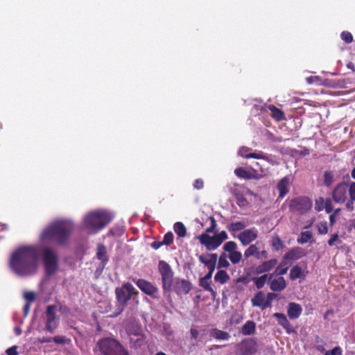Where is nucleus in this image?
<instances>
[{
    "mask_svg": "<svg viewBox=\"0 0 355 355\" xmlns=\"http://www.w3.org/2000/svg\"><path fill=\"white\" fill-rule=\"evenodd\" d=\"M135 283L145 294L150 296L153 298L157 297V294L158 293V288L151 282L144 279H138L135 281Z\"/></svg>",
    "mask_w": 355,
    "mask_h": 355,
    "instance_id": "12",
    "label": "nucleus"
},
{
    "mask_svg": "<svg viewBox=\"0 0 355 355\" xmlns=\"http://www.w3.org/2000/svg\"><path fill=\"white\" fill-rule=\"evenodd\" d=\"M305 256L304 250L300 247H295L288 251L284 255V260H297Z\"/></svg>",
    "mask_w": 355,
    "mask_h": 355,
    "instance_id": "20",
    "label": "nucleus"
},
{
    "mask_svg": "<svg viewBox=\"0 0 355 355\" xmlns=\"http://www.w3.org/2000/svg\"><path fill=\"white\" fill-rule=\"evenodd\" d=\"M172 288L178 295H186L191 291V284L187 280L178 279Z\"/></svg>",
    "mask_w": 355,
    "mask_h": 355,
    "instance_id": "15",
    "label": "nucleus"
},
{
    "mask_svg": "<svg viewBox=\"0 0 355 355\" xmlns=\"http://www.w3.org/2000/svg\"><path fill=\"white\" fill-rule=\"evenodd\" d=\"M218 256L216 254L207 253L205 255H200L198 260L200 263H203L205 266L210 267L216 266L217 262Z\"/></svg>",
    "mask_w": 355,
    "mask_h": 355,
    "instance_id": "24",
    "label": "nucleus"
},
{
    "mask_svg": "<svg viewBox=\"0 0 355 355\" xmlns=\"http://www.w3.org/2000/svg\"><path fill=\"white\" fill-rule=\"evenodd\" d=\"M245 224L241 221L234 222L229 224L227 229L230 232H238L245 229Z\"/></svg>",
    "mask_w": 355,
    "mask_h": 355,
    "instance_id": "35",
    "label": "nucleus"
},
{
    "mask_svg": "<svg viewBox=\"0 0 355 355\" xmlns=\"http://www.w3.org/2000/svg\"><path fill=\"white\" fill-rule=\"evenodd\" d=\"M215 235L217 238V240H218L220 245L223 243V242L224 241H225L228 238L227 234L226 233L225 231H221L220 232H219L218 234H215Z\"/></svg>",
    "mask_w": 355,
    "mask_h": 355,
    "instance_id": "50",
    "label": "nucleus"
},
{
    "mask_svg": "<svg viewBox=\"0 0 355 355\" xmlns=\"http://www.w3.org/2000/svg\"><path fill=\"white\" fill-rule=\"evenodd\" d=\"M317 228L320 234H326L328 232L327 223L326 221L318 223Z\"/></svg>",
    "mask_w": 355,
    "mask_h": 355,
    "instance_id": "46",
    "label": "nucleus"
},
{
    "mask_svg": "<svg viewBox=\"0 0 355 355\" xmlns=\"http://www.w3.org/2000/svg\"><path fill=\"white\" fill-rule=\"evenodd\" d=\"M312 238V233L309 231L302 232L300 237L297 239L299 243H306Z\"/></svg>",
    "mask_w": 355,
    "mask_h": 355,
    "instance_id": "41",
    "label": "nucleus"
},
{
    "mask_svg": "<svg viewBox=\"0 0 355 355\" xmlns=\"http://www.w3.org/2000/svg\"><path fill=\"white\" fill-rule=\"evenodd\" d=\"M117 301L120 304L119 311L114 316L120 314L124 309L128 302L132 296H137L139 292L129 282L124 284L121 288H117L115 291Z\"/></svg>",
    "mask_w": 355,
    "mask_h": 355,
    "instance_id": "7",
    "label": "nucleus"
},
{
    "mask_svg": "<svg viewBox=\"0 0 355 355\" xmlns=\"http://www.w3.org/2000/svg\"><path fill=\"white\" fill-rule=\"evenodd\" d=\"M302 273V268L298 266H295L293 267L290 271V279L291 280H295L301 277Z\"/></svg>",
    "mask_w": 355,
    "mask_h": 355,
    "instance_id": "38",
    "label": "nucleus"
},
{
    "mask_svg": "<svg viewBox=\"0 0 355 355\" xmlns=\"http://www.w3.org/2000/svg\"><path fill=\"white\" fill-rule=\"evenodd\" d=\"M276 297V294L273 293H268L267 295V299H265L263 305L264 309L271 306L272 301Z\"/></svg>",
    "mask_w": 355,
    "mask_h": 355,
    "instance_id": "49",
    "label": "nucleus"
},
{
    "mask_svg": "<svg viewBox=\"0 0 355 355\" xmlns=\"http://www.w3.org/2000/svg\"><path fill=\"white\" fill-rule=\"evenodd\" d=\"M242 258V254L239 251H234L229 254V259L233 264H236L240 262Z\"/></svg>",
    "mask_w": 355,
    "mask_h": 355,
    "instance_id": "40",
    "label": "nucleus"
},
{
    "mask_svg": "<svg viewBox=\"0 0 355 355\" xmlns=\"http://www.w3.org/2000/svg\"><path fill=\"white\" fill-rule=\"evenodd\" d=\"M72 232V227L65 222H58L45 228L40 236L42 241H53L58 245H63Z\"/></svg>",
    "mask_w": 355,
    "mask_h": 355,
    "instance_id": "2",
    "label": "nucleus"
},
{
    "mask_svg": "<svg viewBox=\"0 0 355 355\" xmlns=\"http://www.w3.org/2000/svg\"><path fill=\"white\" fill-rule=\"evenodd\" d=\"M352 192V196L354 200H355V182H353L350 184V190Z\"/></svg>",
    "mask_w": 355,
    "mask_h": 355,
    "instance_id": "63",
    "label": "nucleus"
},
{
    "mask_svg": "<svg viewBox=\"0 0 355 355\" xmlns=\"http://www.w3.org/2000/svg\"><path fill=\"white\" fill-rule=\"evenodd\" d=\"M324 209L327 214H330L334 211V207L330 198L326 199L324 202Z\"/></svg>",
    "mask_w": 355,
    "mask_h": 355,
    "instance_id": "53",
    "label": "nucleus"
},
{
    "mask_svg": "<svg viewBox=\"0 0 355 355\" xmlns=\"http://www.w3.org/2000/svg\"><path fill=\"white\" fill-rule=\"evenodd\" d=\"M193 187L196 189H198V190H200V189H202L203 187H204V182L202 179L199 178V179H196L193 184Z\"/></svg>",
    "mask_w": 355,
    "mask_h": 355,
    "instance_id": "56",
    "label": "nucleus"
},
{
    "mask_svg": "<svg viewBox=\"0 0 355 355\" xmlns=\"http://www.w3.org/2000/svg\"><path fill=\"white\" fill-rule=\"evenodd\" d=\"M272 278L273 277H271V274H270L268 278V284L270 286V288L272 291L280 292L286 288V282L283 277H279L275 279Z\"/></svg>",
    "mask_w": 355,
    "mask_h": 355,
    "instance_id": "17",
    "label": "nucleus"
},
{
    "mask_svg": "<svg viewBox=\"0 0 355 355\" xmlns=\"http://www.w3.org/2000/svg\"><path fill=\"white\" fill-rule=\"evenodd\" d=\"M277 264L278 260L277 259H271L270 260L265 261L256 268V272L257 274L269 272L272 269L275 268Z\"/></svg>",
    "mask_w": 355,
    "mask_h": 355,
    "instance_id": "21",
    "label": "nucleus"
},
{
    "mask_svg": "<svg viewBox=\"0 0 355 355\" xmlns=\"http://www.w3.org/2000/svg\"><path fill=\"white\" fill-rule=\"evenodd\" d=\"M55 305H49L46 310V322L45 328L47 331L53 333L58 326V320L56 318Z\"/></svg>",
    "mask_w": 355,
    "mask_h": 355,
    "instance_id": "11",
    "label": "nucleus"
},
{
    "mask_svg": "<svg viewBox=\"0 0 355 355\" xmlns=\"http://www.w3.org/2000/svg\"><path fill=\"white\" fill-rule=\"evenodd\" d=\"M253 306L261 307V309H264L263 305L265 302V295L262 291H259L256 293L254 297L251 300Z\"/></svg>",
    "mask_w": 355,
    "mask_h": 355,
    "instance_id": "28",
    "label": "nucleus"
},
{
    "mask_svg": "<svg viewBox=\"0 0 355 355\" xmlns=\"http://www.w3.org/2000/svg\"><path fill=\"white\" fill-rule=\"evenodd\" d=\"M234 173L237 177L245 180H250L252 178V173L250 171H247L243 167L236 168L234 170Z\"/></svg>",
    "mask_w": 355,
    "mask_h": 355,
    "instance_id": "34",
    "label": "nucleus"
},
{
    "mask_svg": "<svg viewBox=\"0 0 355 355\" xmlns=\"http://www.w3.org/2000/svg\"><path fill=\"white\" fill-rule=\"evenodd\" d=\"M340 37L347 44H350L353 42V36L350 32L343 31L340 34Z\"/></svg>",
    "mask_w": 355,
    "mask_h": 355,
    "instance_id": "47",
    "label": "nucleus"
},
{
    "mask_svg": "<svg viewBox=\"0 0 355 355\" xmlns=\"http://www.w3.org/2000/svg\"><path fill=\"white\" fill-rule=\"evenodd\" d=\"M268 275L264 274L260 277L253 278V282L258 289L262 288L268 279Z\"/></svg>",
    "mask_w": 355,
    "mask_h": 355,
    "instance_id": "37",
    "label": "nucleus"
},
{
    "mask_svg": "<svg viewBox=\"0 0 355 355\" xmlns=\"http://www.w3.org/2000/svg\"><path fill=\"white\" fill-rule=\"evenodd\" d=\"M271 245L276 251H279L284 248V243L278 236L272 237L271 240Z\"/></svg>",
    "mask_w": 355,
    "mask_h": 355,
    "instance_id": "39",
    "label": "nucleus"
},
{
    "mask_svg": "<svg viewBox=\"0 0 355 355\" xmlns=\"http://www.w3.org/2000/svg\"><path fill=\"white\" fill-rule=\"evenodd\" d=\"M126 331L129 337L144 334L141 325L135 322H130L126 325Z\"/></svg>",
    "mask_w": 355,
    "mask_h": 355,
    "instance_id": "23",
    "label": "nucleus"
},
{
    "mask_svg": "<svg viewBox=\"0 0 355 355\" xmlns=\"http://www.w3.org/2000/svg\"><path fill=\"white\" fill-rule=\"evenodd\" d=\"M258 236V231L254 227L245 230L238 235V239L244 246L255 241Z\"/></svg>",
    "mask_w": 355,
    "mask_h": 355,
    "instance_id": "14",
    "label": "nucleus"
},
{
    "mask_svg": "<svg viewBox=\"0 0 355 355\" xmlns=\"http://www.w3.org/2000/svg\"><path fill=\"white\" fill-rule=\"evenodd\" d=\"M311 198L306 196H299L291 199L289 202V209L292 213L302 215L308 212L312 207Z\"/></svg>",
    "mask_w": 355,
    "mask_h": 355,
    "instance_id": "9",
    "label": "nucleus"
},
{
    "mask_svg": "<svg viewBox=\"0 0 355 355\" xmlns=\"http://www.w3.org/2000/svg\"><path fill=\"white\" fill-rule=\"evenodd\" d=\"M273 317L277 319L278 324L282 326L286 333L291 334L295 332L293 326L291 324L286 316L284 313H275L273 314Z\"/></svg>",
    "mask_w": 355,
    "mask_h": 355,
    "instance_id": "18",
    "label": "nucleus"
},
{
    "mask_svg": "<svg viewBox=\"0 0 355 355\" xmlns=\"http://www.w3.org/2000/svg\"><path fill=\"white\" fill-rule=\"evenodd\" d=\"M349 198L350 199L347 201H346V208L352 211L354 210V202H355V200L353 199L352 196V192L349 191Z\"/></svg>",
    "mask_w": 355,
    "mask_h": 355,
    "instance_id": "54",
    "label": "nucleus"
},
{
    "mask_svg": "<svg viewBox=\"0 0 355 355\" xmlns=\"http://www.w3.org/2000/svg\"><path fill=\"white\" fill-rule=\"evenodd\" d=\"M336 241H338L339 243H341V241L338 240V233L331 235V238L328 241V245L329 246H333Z\"/></svg>",
    "mask_w": 355,
    "mask_h": 355,
    "instance_id": "55",
    "label": "nucleus"
},
{
    "mask_svg": "<svg viewBox=\"0 0 355 355\" xmlns=\"http://www.w3.org/2000/svg\"><path fill=\"white\" fill-rule=\"evenodd\" d=\"M96 257L99 260L102 261V269H103L108 261V259L107 257L106 248L103 244H100L98 245Z\"/></svg>",
    "mask_w": 355,
    "mask_h": 355,
    "instance_id": "25",
    "label": "nucleus"
},
{
    "mask_svg": "<svg viewBox=\"0 0 355 355\" xmlns=\"http://www.w3.org/2000/svg\"><path fill=\"white\" fill-rule=\"evenodd\" d=\"M129 338V344L131 349L138 350L146 345V337L144 334H140Z\"/></svg>",
    "mask_w": 355,
    "mask_h": 355,
    "instance_id": "19",
    "label": "nucleus"
},
{
    "mask_svg": "<svg viewBox=\"0 0 355 355\" xmlns=\"http://www.w3.org/2000/svg\"><path fill=\"white\" fill-rule=\"evenodd\" d=\"M112 220L110 215L105 211H94L87 214L83 219L85 228L98 232L105 227Z\"/></svg>",
    "mask_w": 355,
    "mask_h": 355,
    "instance_id": "3",
    "label": "nucleus"
},
{
    "mask_svg": "<svg viewBox=\"0 0 355 355\" xmlns=\"http://www.w3.org/2000/svg\"><path fill=\"white\" fill-rule=\"evenodd\" d=\"M210 336L217 340H228L230 337V334L227 331H224L216 328L211 330Z\"/></svg>",
    "mask_w": 355,
    "mask_h": 355,
    "instance_id": "30",
    "label": "nucleus"
},
{
    "mask_svg": "<svg viewBox=\"0 0 355 355\" xmlns=\"http://www.w3.org/2000/svg\"><path fill=\"white\" fill-rule=\"evenodd\" d=\"M269 110L271 112L272 116L277 120V121H280L284 119V113L282 110L277 108L273 105L269 106Z\"/></svg>",
    "mask_w": 355,
    "mask_h": 355,
    "instance_id": "32",
    "label": "nucleus"
},
{
    "mask_svg": "<svg viewBox=\"0 0 355 355\" xmlns=\"http://www.w3.org/2000/svg\"><path fill=\"white\" fill-rule=\"evenodd\" d=\"M302 309L299 304L290 302L288 306L287 314L290 319H297L302 314Z\"/></svg>",
    "mask_w": 355,
    "mask_h": 355,
    "instance_id": "22",
    "label": "nucleus"
},
{
    "mask_svg": "<svg viewBox=\"0 0 355 355\" xmlns=\"http://www.w3.org/2000/svg\"><path fill=\"white\" fill-rule=\"evenodd\" d=\"M100 352L103 355H130L121 343L112 338H104L98 342Z\"/></svg>",
    "mask_w": 355,
    "mask_h": 355,
    "instance_id": "4",
    "label": "nucleus"
},
{
    "mask_svg": "<svg viewBox=\"0 0 355 355\" xmlns=\"http://www.w3.org/2000/svg\"><path fill=\"white\" fill-rule=\"evenodd\" d=\"M158 270L162 277V289L169 292L172 290L174 272L171 266L165 261L161 260L158 263Z\"/></svg>",
    "mask_w": 355,
    "mask_h": 355,
    "instance_id": "8",
    "label": "nucleus"
},
{
    "mask_svg": "<svg viewBox=\"0 0 355 355\" xmlns=\"http://www.w3.org/2000/svg\"><path fill=\"white\" fill-rule=\"evenodd\" d=\"M24 298L27 301V303L31 304V302L35 301V300L36 298V295L33 291H28V292L25 293Z\"/></svg>",
    "mask_w": 355,
    "mask_h": 355,
    "instance_id": "52",
    "label": "nucleus"
},
{
    "mask_svg": "<svg viewBox=\"0 0 355 355\" xmlns=\"http://www.w3.org/2000/svg\"><path fill=\"white\" fill-rule=\"evenodd\" d=\"M37 251L34 247H22L14 252L10 259V267L20 276L34 274L37 270Z\"/></svg>",
    "mask_w": 355,
    "mask_h": 355,
    "instance_id": "1",
    "label": "nucleus"
},
{
    "mask_svg": "<svg viewBox=\"0 0 355 355\" xmlns=\"http://www.w3.org/2000/svg\"><path fill=\"white\" fill-rule=\"evenodd\" d=\"M350 184L342 182L338 184L332 191V199L338 204L345 203L347 200L348 195L349 196Z\"/></svg>",
    "mask_w": 355,
    "mask_h": 355,
    "instance_id": "10",
    "label": "nucleus"
},
{
    "mask_svg": "<svg viewBox=\"0 0 355 355\" xmlns=\"http://www.w3.org/2000/svg\"><path fill=\"white\" fill-rule=\"evenodd\" d=\"M241 156L246 159H250V158L263 159L265 157L263 155V153H249L247 155H241Z\"/></svg>",
    "mask_w": 355,
    "mask_h": 355,
    "instance_id": "51",
    "label": "nucleus"
},
{
    "mask_svg": "<svg viewBox=\"0 0 355 355\" xmlns=\"http://www.w3.org/2000/svg\"><path fill=\"white\" fill-rule=\"evenodd\" d=\"M42 257L44 267L45 275L50 277L58 270V256L51 248L46 247L42 249Z\"/></svg>",
    "mask_w": 355,
    "mask_h": 355,
    "instance_id": "6",
    "label": "nucleus"
},
{
    "mask_svg": "<svg viewBox=\"0 0 355 355\" xmlns=\"http://www.w3.org/2000/svg\"><path fill=\"white\" fill-rule=\"evenodd\" d=\"M208 219L210 220V226L205 230L204 233L197 236L196 239L207 250L212 251L217 249L220 244L215 234L213 236L209 235L216 230L217 226L216 221L212 216H209Z\"/></svg>",
    "mask_w": 355,
    "mask_h": 355,
    "instance_id": "5",
    "label": "nucleus"
},
{
    "mask_svg": "<svg viewBox=\"0 0 355 355\" xmlns=\"http://www.w3.org/2000/svg\"><path fill=\"white\" fill-rule=\"evenodd\" d=\"M275 268V271L271 273V277H277L285 275L288 270V263L286 261H283Z\"/></svg>",
    "mask_w": 355,
    "mask_h": 355,
    "instance_id": "29",
    "label": "nucleus"
},
{
    "mask_svg": "<svg viewBox=\"0 0 355 355\" xmlns=\"http://www.w3.org/2000/svg\"><path fill=\"white\" fill-rule=\"evenodd\" d=\"M53 341L56 344L65 345L71 343V339L64 336H56L53 338Z\"/></svg>",
    "mask_w": 355,
    "mask_h": 355,
    "instance_id": "45",
    "label": "nucleus"
},
{
    "mask_svg": "<svg viewBox=\"0 0 355 355\" xmlns=\"http://www.w3.org/2000/svg\"><path fill=\"white\" fill-rule=\"evenodd\" d=\"M230 263L227 259V256L225 253H222L218 258V268H228Z\"/></svg>",
    "mask_w": 355,
    "mask_h": 355,
    "instance_id": "43",
    "label": "nucleus"
},
{
    "mask_svg": "<svg viewBox=\"0 0 355 355\" xmlns=\"http://www.w3.org/2000/svg\"><path fill=\"white\" fill-rule=\"evenodd\" d=\"M259 244L260 242L257 241L255 244L250 245L244 252L245 257L249 258L250 257H254L256 259H259Z\"/></svg>",
    "mask_w": 355,
    "mask_h": 355,
    "instance_id": "26",
    "label": "nucleus"
},
{
    "mask_svg": "<svg viewBox=\"0 0 355 355\" xmlns=\"http://www.w3.org/2000/svg\"><path fill=\"white\" fill-rule=\"evenodd\" d=\"M239 347L241 355H252L257 351V343L254 339L248 338L242 340Z\"/></svg>",
    "mask_w": 355,
    "mask_h": 355,
    "instance_id": "13",
    "label": "nucleus"
},
{
    "mask_svg": "<svg viewBox=\"0 0 355 355\" xmlns=\"http://www.w3.org/2000/svg\"><path fill=\"white\" fill-rule=\"evenodd\" d=\"M230 278V275L223 270H218L214 276L215 282H219L221 284H226L229 281Z\"/></svg>",
    "mask_w": 355,
    "mask_h": 355,
    "instance_id": "31",
    "label": "nucleus"
},
{
    "mask_svg": "<svg viewBox=\"0 0 355 355\" xmlns=\"http://www.w3.org/2000/svg\"><path fill=\"white\" fill-rule=\"evenodd\" d=\"M17 346H12L11 347H9L6 350L7 355H18V352L17 351Z\"/></svg>",
    "mask_w": 355,
    "mask_h": 355,
    "instance_id": "57",
    "label": "nucleus"
},
{
    "mask_svg": "<svg viewBox=\"0 0 355 355\" xmlns=\"http://www.w3.org/2000/svg\"><path fill=\"white\" fill-rule=\"evenodd\" d=\"M236 248H237V245H236V242L232 241L225 243V245H223V250L225 252H230V254L236 251Z\"/></svg>",
    "mask_w": 355,
    "mask_h": 355,
    "instance_id": "44",
    "label": "nucleus"
},
{
    "mask_svg": "<svg viewBox=\"0 0 355 355\" xmlns=\"http://www.w3.org/2000/svg\"><path fill=\"white\" fill-rule=\"evenodd\" d=\"M328 352L330 355H338L341 354V349L339 347H336Z\"/></svg>",
    "mask_w": 355,
    "mask_h": 355,
    "instance_id": "59",
    "label": "nucleus"
},
{
    "mask_svg": "<svg viewBox=\"0 0 355 355\" xmlns=\"http://www.w3.org/2000/svg\"><path fill=\"white\" fill-rule=\"evenodd\" d=\"M199 285L201 287H202L205 291L210 292L212 297H216V292L211 286L209 280L205 279V278L201 277L199 280Z\"/></svg>",
    "mask_w": 355,
    "mask_h": 355,
    "instance_id": "36",
    "label": "nucleus"
},
{
    "mask_svg": "<svg viewBox=\"0 0 355 355\" xmlns=\"http://www.w3.org/2000/svg\"><path fill=\"white\" fill-rule=\"evenodd\" d=\"M258 257H259V259H261V258H264V259L267 258L268 257V252H267V251L265 250L259 251Z\"/></svg>",
    "mask_w": 355,
    "mask_h": 355,
    "instance_id": "62",
    "label": "nucleus"
},
{
    "mask_svg": "<svg viewBox=\"0 0 355 355\" xmlns=\"http://www.w3.org/2000/svg\"><path fill=\"white\" fill-rule=\"evenodd\" d=\"M256 324L252 320L247 321L241 328V333L244 336L253 334L255 331Z\"/></svg>",
    "mask_w": 355,
    "mask_h": 355,
    "instance_id": "27",
    "label": "nucleus"
},
{
    "mask_svg": "<svg viewBox=\"0 0 355 355\" xmlns=\"http://www.w3.org/2000/svg\"><path fill=\"white\" fill-rule=\"evenodd\" d=\"M336 216H335V214H332L329 216V224L331 226H333L334 225V223L336 221Z\"/></svg>",
    "mask_w": 355,
    "mask_h": 355,
    "instance_id": "64",
    "label": "nucleus"
},
{
    "mask_svg": "<svg viewBox=\"0 0 355 355\" xmlns=\"http://www.w3.org/2000/svg\"><path fill=\"white\" fill-rule=\"evenodd\" d=\"M247 203V200L245 198L243 197H241V198H238V202H237V204L239 206H243L245 205V204Z\"/></svg>",
    "mask_w": 355,
    "mask_h": 355,
    "instance_id": "61",
    "label": "nucleus"
},
{
    "mask_svg": "<svg viewBox=\"0 0 355 355\" xmlns=\"http://www.w3.org/2000/svg\"><path fill=\"white\" fill-rule=\"evenodd\" d=\"M334 182V173L332 171H325L324 173V184L330 187Z\"/></svg>",
    "mask_w": 355,
    "mask_h": 355,
    "instance_id": "42",
    "label": "nucleus"
},
{
    "mask_svg": "<svg viewBox=\"0 0 355 355\" xmlns=\"http://www.w3.org/2000/svg\"><path fill=\"white\" fill-rule=\"evenodd\" d=\"M173 241V234L171 232H168L163 238L162 242L166 245H171Z\"/></svg>",
    "mask_w": 355,
    "mask_h": 355,
    "instance_id": "48",
    "label": "nucleus"
},
{
    "mask_svg": "<svg viewBox=\"0 0 355 355\" xmlns=\"http://www.w3.org/2000/svg\"><path fill=\"white\" fill-rule=\"evenodd\" d=\"M292 180L291 176L287 175L284 177L277 185V189L279 191L278 199H283L284 196L289 192V187L291 184Z\"/></svg>",
    "mask_w": 355,
    "mask_h": 355,
    "instance_id": "16",
    "label": "nucleus"
},
{
    "mask_svg": "<svg viewBox=\"0 0 355 355\" xmlns=\"http://www.w3.org/2000/svg\"><path fill=\"white\" fill-rule=\"evenodd\" d=\"M173 230L179 237H184L187 235V228L182 222H176L173 225Z\"/></svg>",
    "mask_w": 355,
    "mask_h": 355,
    "instance_id": "33",
    "label": "nucleus"
},
{
    "mask_svg": "<svg viewBox=\"0 0 355 355\" xmlns=\"http://www.w3.org/2000/svg\"><path fill=\"white\" fill-rule=\"evenodd\" d=\"M164 244L163 243L162 241H153L152 243H151V247L155 249V250H157L159 249L161 246L164 245Z\"/></svg>",
    "mask_w": 355,
    "mask_h": 355,
    "instance_id": "58",
    "label": "nucleus"
},
{
    "mask_svg": "<svg viewBox=\"0 0 355 355\" xmlns=\"http://www.w3.org/2000/svg\"><path fill=\"white\" fill-rule=\"evenodd\" d=\"M191 338L196 340L198 337L199 332L196 329L191 328L190 330Z\"/></svg>",
    "mask_w": 355,
    "mask_h": 355,
    "instance_id": "60",
    "label": "nucleus"
}]
</instances>
